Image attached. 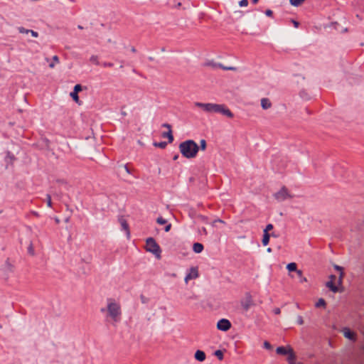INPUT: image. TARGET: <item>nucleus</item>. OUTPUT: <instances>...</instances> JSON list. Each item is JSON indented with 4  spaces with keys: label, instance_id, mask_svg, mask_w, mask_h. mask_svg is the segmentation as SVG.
<instances>
[{
    "label": "nucleus",
    "instance_id": "54",
    "mask_svg": "<svg viewBox=\"0 0 364 364\" xmlns=\"http://www.w3.org/2000/svg\"><path fill=\"white\" fill-rule=\"evenodd\" d=\"M77 28H78L79 29H83V27H82V26H80V25H79V26H77Z\"/></svg>",
    "mask_w": 364,
    "mask_h": 364
},
{
    "label": "nucleus",
    "instance_id": "3",
    "mask_svg": "<svg viewBox=\"0 0 364 364\" xmlns=\"http://www.w3.org/2000/svg\"><path fill=\"white\" fill-rule=\"evenodd\" d=\"M179 151L186 159H194L199 151V146L192 139L186 140L178 146Z\"/></svg>",
    "mask_w": 364,
    "mask_h": 364
},
{
    "label": "nucleus",
    "instance_id": "53",
    "mask_svg": "<svg viewBox=\"0 0 364 364\" xmlns=\"http://www.w3.org/2000/svg\"><path fill=\"white\" fill-rule=\"evenodd\" d=\"M259 1V0H252V2L255 4Z\"/></svg>",
    "mask_w": 364,
    "mask_h": 364
},
{
    "label": "nucleus",
    "instance_id": "14",
    "mask_svg": "<svg viewBox=\"0 0 364 364\" xmlns=\"http://www.w3.org/2000/svg\"><path fill=\"white\" fill-rule=\"evenodd\" d=\"M204 247L201 243L195 242L193 245V250L196 253H200L203 250Z\"/></svg>",
    "mask_w": 364,
    "mask_h": 364
},
{
    "label": "nucleus",
    "instance_id": "21",
    "mask_svg": "<svg viewBox=\"0 0 364 364\" xmlns=\"http://www.w3.org/2000/svg\"><path fill=\"white\" fill-rule=\"evenodd\" d=\"M296 274H297L298 277L299 278V282L301 283L307 282V279L303 276V273H302L301 270H298Z\"/></svg>",
    "mask_w": 364,
    "mask_h": 364
},
{
    "label": "nucleus",
    "instance_id": "2",
    "mask_svg": "<svg viewBox=\"0 0 364 364\" xmlns=\"http://www.w3.org/2000/svg\"><path fill=\"white\" fill-rule=\"evenodd\" d=\"M194 105L207 113H220L229 118H232L234 116L232 112L225 105L202 102H195Z\"/></svg>",
    "mask_w": 364,
    "mask_h": 364
},
{
    "label": "nucleus",
    "instance_id": "6",
    "mask_svg": "<svg viewBox=\"0 0 364 364\" xmlns=\"http://www.w3.org/2000/svg\"><path fill=\"white\" fill-rule=\"evenodd\" d=\"M199 277L198 269L196 267H191L184 279L185 283L188 284L190 280L196 279Z\"/></svg>",
    "mask_w": 364,
    "mask_h": 364
},
{
    "label": "nucleus",
    "instance_id": "30",
    "mask_svg": "<svg viewBox=\"0 0 364 364\" xmlns=\"http://www.w3.org/2000/svg\"><path fill=\"white\" fill-rule=\"evenodd\" d=\"M78 93L77 92H72L70 93V96L73 99V100L75 102H79V97H78Z\"/></svg>",
    "mask_w": 364,
    "mask_h": 364
},
{
    "label": "nucleus",
    "instance_id": "44",
    "mask_svg": "<svg viewBox=\"0 0 364 364\" xmlns=\"http://www.w3.org/2000/svg\"><path fill=\"white\" fill-rule=\"evenodd\" d=\"M103 66L104 67H112L113 66V63H103Z\"/></svg>",
    "mask_w": 364,
    "mask_h": 364
},
{
    "label": "nucleus",
    "instance_id": "41",
    "mask_svg": "<svg viewBox=\"0 0 364 364\" xmlns=\"http://www.w3.org/2000/svg\"><path fill=\"white\" fill-rule=\"evenodd\" d=\"M265 14H266L267 16H272V14H273V12H272V10H270V9H267V10H266V11H265Z\"/></svg>",
    "mask_w": 364,
    "mask_h": 364
},
{
    "label": "nucleus",
    "instance_id": "26",
    "mask_svg": "<svg viewBox=\"0 0 364 364\" xmlns=\"http://www.w3.org/2000/svg\"><path fill=\"white\" fill-rule=\"evenodd\" d=\"M154 145L156 147H159V148H161V149H164L166 146L167 143L166 141L155 142L154 144Z\"/></svg>",
    "mask_w": 364,
    "mask_h": 364
},
{
    "label": "nucleus",
    "instance_id": "29",
    "mask_svg": "<svg viewBox=\"0 0 364 364\" xmlns=\"http://www.w3.org/2000/svg\"><path fill=\"white\" fill-rule=\"evenodd\" d=\"M90 61L95 65L99 64L98 57L97 55H92L90 58Z\"/></svg>",
    "mask_w": 364,
    "mask_h": 364
},
{
    "label": "nucleus",
    "instance_id": "35",
    "mask_svg": "<svg viewBox=\"0 0 364 364\" xmlns=\"http://www.w3.org/2000/svg\"><path fill=\"white\" fill-rule=\"evenodd\" d=\"M272 229H273V225H272V224H268V225L266 226V228H265V229L264 230V231H263V232H267V233H269V231L272 230Z\"/></svg>",
    "mask_w": 364,
    "mask_h": 364
},
{
    "label": "nucleus",
    "instance_id": "45",
    "mask_svg": "<svg viewBox=\"0 0 364 364\" xmlns=\"http://www.w3.org/2000/svg\"><path fill=\"white\" fill-rule=\"evenodd\" d=\"M164 127H166L168 129V130H171V126L169 124H164L162 125Z\"/></svg>",
    "mask_w": 364,
    "mask_h": 364
},
{
    "label": "nucleus",
    "instance_id": "43",
    "mask_svg": "<svg viewBox=\"0 0 364 364\" xmlns=\"http://www.w3.org/2000/svg\"><path fill=\"white\" fill-rule=\"evenodd\" d=\"M171 228V224L168 223V224L166 225V226L165 227L164 230H165L166 232H168V231H170Z\"/></svg>",
    "mask_w": 364,
    "mask_h": 364
},
{
    "label": "nucleus",
    "instance_id": "5",
    "mask_svg": "<svg viewBox=\"0 0 364 364\" xmlns=\"http://www.w3.org/2000/svg\"><path fill=\"white\" fill-rule=\"evenodd\" d=\"M274 197L277 201L282 202L287 198H293V196L289 193L288 189L284 186L274 194Z\"/></svg>",
    "mask_w": 364,
    "mask_h": 364
},
{
    "label": "nucleus",
    "instance_id": "17",
    "mask_svg": "<svg viewBox=\"0 0 364 364\" xmlns=\"http://www.w3.org/2000/svg\"><path fill=\"white\" fill-rule=\"evenodd\" d=\"M277 353L280 355H287L289 352V348L287 349L283 346L278 347L276 350Z\"/></svg>",
    "mask_w": 364,
    "mask_h": 364
},
{
    "label": "nucleus",
    "instance_id": "37",
    "mask_svg": "<svg viewBox=\"0 0 364 364\" xmlns=\"http://www.w3.org/2000/svg\"><path fill=\"white\" fill-rule=\"evenodd\" d=\"M199 233H200V235H207L208 232H207L206 228H204V227L200 228L199 229Z\"/></svg>",
    "mask_w": 364,
    "mask_h": 364
},
{
    "label": "nucleus",
    "instance_id": "56",
    "mask_svg": "<svg viewBox=\"0 0 364 364\" xmlns=\"http://www.w3.org/2000/svg\"><path fill=\"white\" fill-rule=\"evenodd\" d=\"M267 252H272V249H271L270 247L267 248Z\"/></svg>",
    "mask_w": 364,
    "mask_h": 364
},
{
    "label": "nucleus",
    "instance_id": "46",
    "mask_svg": "<svg viewBox=\"0 0 364 364\" xmlns=\"http://www.w3.org/2000/svg\"><path fill=\"white\" fill-rule=\"evenodd\" d=\"M274 313L277 315L281 313V310L279 308H276L274 309Z\"/></svg>",
    "mask_w": 364,
    "mask_h": 364
},
{
    "label": "nucleus",
    "instance_id": "1",
    "mask_svg": "<svg viewBox=\"0 0 364 364\" xmlns=\"http://www.w3.org/2000/svg\"><path fill=\"white\" fill-rule=\"evenodd\" d=\"M106 303V307L102 308L100 311L105 314L106 318L110 320L113 323L119 322L122 317V308L119 302L114 299L108 298Z\"/></svg>",
    "mask_w": 364,
    "mask_h": 364
},
{
    "label": "nucleus",
    "instance_id": "39",
    "mask_svg": "<svg viewBox=\"0 0 364 364\" xmlns=\"http://www.w3.org/2000/svg\"><path fill=\"white\" fill-rule=\"evenodd\" d=\"M264 347L268 350H271L272 348V345L268 341L264 342Z\"/></svg>",
    "mask_w": 364,
    "mask_h": 364
},
{
    "label": "nucleus",
    "instance_id": "25",
    "mask_svg": "<svg viewBox=\"0 0 364 364\" xmlns=\"http://www.w3.org/2000/svg\"><path fill=\"white\" fill-rule=\"evenodd\" d=\"M326 306V301L323 299H319L318 301L316 303V307H325Z\"/></svg>",
    "mask_w": 364,
    "mask_h": 364
},
{
    "label": "nucleus",
    "instance_id": "4",
    "mask_svg": "<svg viewBox=\"0 0 364 364\" xmlns=\"http://www.w3.org/2000/svg\"><path fill=\"white\" fill-rule=\"evenodd\" d=\"M146 250L147 252L156 255L157 257H160L161 249L154 238L149 237L146 239Z\"/></svg>",
    "mask_w": 364,
    "mask_h": 364
},
{
    "label": "nucleus",
    "instance_id": "9",
    "mask_svg": "<svg viewBox=\"0 0 364 364\" xmlns=\"http://www.w3.org/2000/svg\"><path fill=\"white\" fill-rule=\"evenodd\" d=\"M253 305L252 296L247 294L245 301H242V306L245 311H248L251 306Z\"/></svg>",
    "mask_w": 364,
    "mask_h": 364
},
{
    "label": "nucleus",
    "instance_id": "11",
    "mask_svg": "<svg viewBox=\"0 0 364 364\" xmlns=\"http://www.w3.org/2000/svg\"><path fill=\"white\" fill-rule=\"evenodd\" d=\"M195 358L198 360V361H200V362H203L205 360V354L203 351L202 350H198L196 353H195Z\"/></svg>",
    "mask_w": 364,
    "mask_h": 364
},
{
    "label": "nucleus",
    "instance_id": "12",
    "mask_svg": "<svg viewBox=\"0 0 364 364\" xmlns=\"http://www.w3.org/2000/svg\"><path fill=\"white\" fill-rule=\"evenodd\" d=\"M261 106L262 109H267L272 107V103L268 98H262L261 100Z\"/></svg>",
    "mask_w": 364,
    "mask_h": 364
},
{
    "label": "nucleus",
    "instance_id": "13",
    "mask_svg": "<svg viewBox=\"0 0 364 364\" xmlns=\"http://www.w3.org/2000/svg\"><path fill=\"white\" fill-rule=\"evenodd\" d=\"M287 360L289 364H294L296 355L292 348H289V352L288 353Z\"/></svg>",
    "mask_w": 364,
    "mask_h": 364
},
{
    "label": "nucleus",
    "instance_id": "16",
    "mask_svg": "<svg viewBox=\"0 0 364 364\" xmlns=\"http://www.w3.org/2000/svg\"><path fill=\"white\" fill-rule=\"evenodd\" d=\"M287 269L289 271V272H297V271L299 269H297V265L296 263L294 262H291L289 264H288L287 265Z\"/></svg>",
    "mask_w": 364,
    "mask_h": 364
},
{
    "label": "nucleus",
    "instance_id": "36",
    "mask_svg": "<svg viewBox=\"0 0 364 364\" xmlns=\"http://www.w3.org/2000/svg\"><path fill=\"white\" fill-rule=\"evenodd\" d=\"M81 90H82V86L80 85L77 84L74 87L73 92L78 93Z\"/></svg>",
    "mask_w": 364,
    "mask_h": 364
},
{
    "label": "nucleus",
    "instance_id": "27",
    "mask_svg": "<svg viewBox=\"0 0 364 364\" xmlns=\"http://www.w3.org/2000/svg\"><path fill=\"white\" fill-rule=\"evenodd\" d=\"M207 146L206 141L205 139H201L200 141V146L199 149H200L202 151H205Z\"/></svg>",
    "mask_w": 364,
    "mask_h": 364
},
{
    "label": "nucleus",
    "instance_id": "15",
    "mask_svg": "<svg viewBox=\"0 0 364 364\" xmlns=\"http://www.w3.org/2000/svg\"><path fill=\"white\" fill-rule=\"evenodd\" d=\"M163 137L168 138V142L171 143L173 141V136L172 134L171 130H168L167 132H164L162 134Z\"/></svg>",
    "mask_w": 364,
    "mask_h": 364
},
{
    "label": "nucleus",
    "instance_id": "33",
    "mask_svg": "<svg viewBox=\"0 0 364 364\" xmlns=\"http://www.w3.org/2000/svg\"><path fill=\"white\" fill-rule=\"evenodd\" d=\"M18 31L21 33H28L30 30L29 29H26L23 27H18Z\"/></svg>",
    "mask_w": 364,
    "mask_h": 364
},
{
    "label": "nucleus",
    "instance_id": "40",
    "mask_svg": "<svg viewBox=\"0 0 364 364\" xmlns=\"http://www.w3.org/2000/svg\"><path fill=\"white\" fill-rule=\"evenodd\" d=\"M29 33L31 34V36L34 38H37L38 36V33L36 31H34L33 30H30Z\"/></svg>",
    "mask_w": 364,
    "mask_h": 364
},
{
    "label": "nucleus",
    "instance_id": "52",
    "mask_svg": "<svg viewBox=\"0 0 364 364\" xmlns=\"http://www.w3.org/2000/svg\"><path fill=\"white\" fill-rule=\"evenodd\" d=\"M131 51H132V52H133V53H135L136 50V49H135V48H134V47H132V48H131Z\"/></svg>",
    "mask_w": 364,
    "mask_h": 364
},
{
    "label": "nucleus",
    "instance_id": "22",
    "mask_svg": "<svg viewBox=\"0 0 364 364\" xmlns=\"http://www.w3.org/2000/svg\"><path fill=\"white\" fill-rule=\"evenodd\" d=\"M218 67L222 68L224 70H233V71H236L237 70V68L236 67H232V66H228H228H224L222 64H219Z\"/></svg>",
    "mask_w": 364,
    "mask_h": 364
},
{
    "label": "nucleus",
    "instance_id": "51",
    "mask_svg": "<svg viewBox=\"0 0 364 364\" xmlns=\"http://www.w3.org/2000/svg\"><path fill=\"white\" fill-rule=\"evenodd\" d=\"M49 67H50V68H53L55 67V63H51L49 65Z\"/></svg>",
    "mask_w": 364,
    "mask_h": 364
},
{
    "label": "nucleus",
    "instance_id": "50",
    "mask_svg": "<svg viewBox=\"0 0 364 364\" xmlns=\"http://www.w3.org/2000/svg\"><path fill=\"white\" fill-rule=\"evenodd\" d=\"M28 252L31 253V254H33V247L32 245H31L30 247H28Z\"/></svg>",
    "mask_w": 364,
    "mask_h": 364
},
{
    "label": "nucleus",
    "instance_id": "10",
    "mask_svg": "<svg viewBox=\"0 0 364 364\" xmlns=\"http://www.w3.org/2000/svg\"><path fill=\"white\" fill-rule=\"evenodd\" d=\"M331 280L326 283L327 287H328L333 292H338V287L333 284V280L336 279V276L331 275Z\"/></svg>",
    "mask_w": 364,
    "mask_h": 364
},
{
    "label": "nucleus",
    "instance_id": "7",
    "mask_svg": "<svg viewBox=\"0 0 364 364\" xmlns=\"http://www.w3.org/2000/svg\"><path fill=\"white\" fill-rule=\"evenodd\" d=\"M217 328L218 330L227 331L231 328V323L226 318H222L218 321Z\"/></svg>",
    "mask_w": 364,
    "mask_h": 364
},
{
    "label": "nucleus",
    "instance_id": "24",
    "mask_svg": "<svg viewBox=\"0 0 364 364\" xmlns=\"http://www.w3.org/2000/svg\"><path fill=\"white\" fill-rule=\"evenodd\" d=\"M121 225L122 227V229L124 230L125 231H127V234L129 235V226H128V224L127 223V222L124 220H122Z\"/></svg>",
    "mask_w": 364,
    "mask_h": 364
},
{
    "label": "nucleus",
    "instance_id": "20",
    "mask_svg": "<svg viewBox=\"0 0 364 364\" xmlns=\"http://www.w3.org/2000/svg\"><path fill=\"white\" fill-rule=\"evenodd\" d=\"M269 237H270V235L269 233L264 232L263 238H262V245L264 246H266V245H268V243L269 242Z\"/></svg>",
    "mask_w": 364,
    "mask_h": 364
},
{
    "label": "nucleus",
    "instance_id": "8",
    "mask_svg": "<svg viewBox=\"0 0 364 364\" xmlns=\"http://www.w3.org/2000/svg\"><path fill=\"white\" fill-rule=\"evenodd\" d=\"M343 336L350 340V341H355L356 335L355 333L350 331L348 328H344L342 331Z\"/></svg>",
    "mask_w": 364,
    "mask_h": 364
},
{
    "label": "nucleus",
    "instance_id": "23",
    "mask_svg": "<svg viewBox=\"0 0 364 364\" xmlns=\"http://www.w3.org/2000/svg\"><path fill=\"white\" fill-rule=\"evenodd\" d=\"M305 0H289L290 4L294 6H300Z\"/></svg>",
    "mask_w": 364,
    "mask_h": 364
},
{
    "label": "nucleus",
    "instance_id": "31",
    "mask_svg": "<svg viewBox=\"0 0 364 364\" xmlns=\"http://www.w3.org/2000/svg\"><path fill=\"white\" fill-rule=\"evenodd\" d=\"M156 223L159 225H164L167 223V221L166 219L163 218L162 217H159L156 219Z\"/></svg>",
    "mask_w": 364,
    "mask_h": 364
},
{
    "label": "nucleus",
    "instance_id": "48",
    "mask_svg": "<svg viewBox=\"0 0 364 364\" xmlns=\"http://www.w3.org/2000/svg\"><path fill=\"white\" fill-rule=\"evenodd\" d=\"M124 169L125 170V171L127 173H131V171L129 170V168H128V166L127 165H124L123 166Z\"/></svg>",
    "mask_w": 364,
    "mask_h": 364
},
{
    "label": "nucleus",
    "instance_id": "42",
    "mask_svg": "<svg viewBox=\"0 0 364 364\" xmlns=\"http://www.w3.org/2000/svg\"><path fill=\"white\" fill-rule=\"evenodd\" d=\"M216 223H225V222H224L223 220H221V219H217V220H215L213 222V225L214 226V225H215V224Z\"/></svg>",
    "mask_w": 364,
    "mask_h": 364
},
{
    "label": "nucleus",
    "instance_id": "47",
    "mask_svg": "<svg viewBox=\"0 0 364 364\" xmlns=\"http://www.w3.org/2000/svg\"><path fill=\"white\" fill-rule=\"evenodd\" d=\"M53 60L55 61V63H59V58L57 55H54L53 57Z\"/></svg>",
    "mask_w": 364,
    "mask_h": 364
},
{
    "label": "nucleus",
    "instance_id": "57",
    "mask_svg": "<svg viewBox=\"0 0 364 364\" xmlns=\"http://www.w3.org/2000/svg\"><path fill=\"white\" fill-rule=\"evenodd\" d=\"M272 237H276L274 233L271 235Z\"/></svg>",
    "mask_w": 364,
    "mask_h": 364
},
{
    "label": "nucleus",
    "instance_id": "18",
    "mask_svg": "<svg viewBox=\"0 0 364 364\" xmlns=\"http://www.w3.org/2000/svg\"><path fill=\"white\" fill-rule=\"evenodd\" d=\"M13 269H14V267H13L12 264L9 261H6L4 264V269L5 272H6V273L12 272Z\"/></svg>",
    "mask_w": 364,
    "mask_h": 364
},
{
    "label": "nucleus",
    "instance_id": "49",
    "mask_svg": "<svg viewBox=\"0 0 364 364\" xmlns=\"http://www.w3.org/2000/svg\"><path fill=\"white\" fill-rule=\"evenodd\" d=\"M292 23H294V26L295 28H298L299 27V22H297V21H296L294 20H292Z\"/></svg>",
    "mask_w": 364,
    "mask_h": 364
},
{
    "label": "nucleus",
    "instance_id": "32",
    "mask_svg": "<svg viewBox=\"0 0 364 364\" xmlns=\"http://www.w3.org/2000/svg\"><path fill=\"white\" fill-rule=\"evenodd\" d=\"M46 202H47V205L48 207L51 208L52 207L51 197L49 194L46 195Z\"/></svg>",
    "mask_w": 364,
    "mask_h": 364
},
{
    "label": "nucleus",
    "instance_id": "38",
    "mask_svg": "<svg viewBox=\"0 0 364 364\" xmlns=\"http://www.w3.org/2000/svg\"><path fill=\"white\" fill-rule=\"evenodd\" d=\"M296 322L299 325H302L304 324V319L302 318V316H297L296 317Z\"/></svg>",
    "mask_w": 364,
    "mask_h": 364
},
{
    "label": "nucleus",
    "instance_id": "28",
    "mask_svg": "<svg viewBox=\"0 0 364 364\" xmlns=\"http://www.w3.org/2000/svg\"><path fill=\"white\" fill-rule=\"evenodd\" d=\"M215 355L220 360L223 359V353L220 350H216L215 352Z\"/></svg>",
    "mask_w": 364,
    "mask_h": 364
},
{
    "label": "nucleus",
    "instance_id": "19",
    "mask_svg": "<svg viewBox=\"0 0 364 364\" xmlns=\"http://www.w3.org/2000/svg\"><path fill=\"white\" fill-rule=\"evenodd\" d=\"M334 268L336 270L341 272L340 277H339V279H338V283L339 284H341L342 283V279H343V275H344V274L343 272V268L341 267L338 266V265H334Z\"/></svg>",
    "mask_w": 364,
    "mask_h": 364
},
{
    "label": "nucleus",
    "instance_id": "55",
    "mask_svg": "<svg viewBox=\"0 0 364 364\" xmlns=\"http://www.w3.org/2000/svg\"><path fill=\"white\" fill-rule=\"evenodd\" d=\"M178 155H176L174 157H173V160H176L178 159Z\"/></svg>",
    "mask_w": 364,
    "mask_h": 364
},
{
    "label": "nucleus",
    "instance_id": "34",
    "mask_svg": "<svg viewBox=\"0 0 364 364\" xmlns=\"http://www.w3.org/2000/svg\"><path fill=\"white\" fill-rule=\"evenodd\" d=\"M248 5V1L247 0H241L239 1V6L241 7H245Z\"/></svg>",
    "mask_w": 364,
    "mask_h": 364
}]
</instances>
